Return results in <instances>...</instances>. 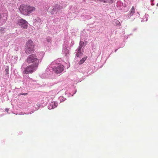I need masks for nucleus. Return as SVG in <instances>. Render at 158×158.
Instances as JSON below:
<instances>
[{"mask_svg":"<svg viewBox=\"0 0 158 158\" xmlns=\"http://www.w3.org/2000/svg\"><path fill=\"white\" fill-rule=\"evenodd\" d=\"M19 10L23 15L27 16L34 12L35 8L33 6H31L28 5H21L19 7Z\"/></svg>","mask_w":158,"mask_h":158,"instance_id":"nucleus-1","label":"nucleus"},{"mask_svg":"<svg viewBox=\"0 0 158 158\" xmlns=\"http://www.w3.org/2000/svg\"><path fill=\"white\" fill-rule=\"evenodd\" d=\"M26 61L28 64H32L31 65L37 66L40 63L39 60L37 58L36 56L34 54L28 56Z\"/></svg>","mask_w":158,"mask_h":158,"instance_id":"nucleus-2","label":"nucleus"},{"mask_svg":"<svg viewBox=\"0 0 158 158\" xmlns=\"http://www.w3.org/2000/svg\"><path fill=\"white\" fill-rule=\"evenodd\" d=\"M34 45L31 40H28L26 43L25 48V52L26 54H28L33 52Z\"/></svg>","mask_w":158,"mask_h":158,"instance_id":"nucleus-3","label":"nucleus"},{"mask_svg":"<svg viewBox=\"0 0 158 158\" xmlns=\"http://www.w3.org/2000/svg\"><path fill=\"white\" fill-rule=\"evenodd\" d=\"M38 67L32 65H28L25 68L23 73L26 74L31 73L36 71Z\"/></svg>","mask_w":158,"mask_h":158,"instance_id":"nucleus-4","label":"nucleus"},{"mask_svg":"<svg viewBox=\"0 0 158 158\" xmlns=\"http://www.w3.org/2000/svg\"><path fill=\"white\" fill-rule=\"evenodd\" d=\"M16 24L24 29H27L28 27L27 22L23 19L17 20Z\"/></svg>","mask_w":158,"mask_h":158,"instance_id":"nucleus-5","label":"nucleus"},{"mask_svg":"<svg viewBox=\"0 0 158 158\" xmlns=\"http://www.w3.org/2000/svg\"><path fill=\"white\" fill-rule=\"evenodd\" d=\"M52 7V10L50 11L52 15L56 14L59 10L63 9L62 6L57 4L54 5Z\"/></svg>","mask_w":158,"mask_h":158,"instance_id":"nucleus-6","label":"nucleus"},{"mask_svg":"<svg viewBox=\"0 0 158 158\" xmlns=\"http://www.w3.org/2000/svg\"><path fill=\"white\" fill-rule=\"evenodd\" d=\"M64 70V66L62 65H58L57 67L54 68L53 71L57 74L61 73Z\"/></svg>","mask_w":158,"mask_h":158,"instance_id":"nucleus-7","label":"nucleus"},{"mask_svg":"<svg viewBox=\"0 0 158 158\" xmlns=\"http://www.w3.org/2000/svg\"><path fill=\"white\" fill-rule=\"evenodd\" d=\"M56 106H57L55 102H52L50 103V105L48 106V108L50 110L55 108Z\"/></svg>","mask_w":158,"mask_h":158,"instance_id":"nucleus-8","label":"nucleus"},{"mask_svg":"<svg viewBox=\"0 0 158 158\" xmlns=\"http://www.w3.org/2000/svg\"><path fill=\"white\" fill-rule=\"evenodd\" d=\"M135 12V9L134 6H133L129 12V13L127 15L129 17H131L133 15Z\"/></svg>","mask_w":158,"mask_h":158,"instance_id":"nucleus-9","label":"nucleus"},{"mask_svg":"<svg viewBox=\"0 0 158 158\" xmlns=\"http://www.w3.org/2000/svg\"><path fill=\"white\" fill-rule=\"evenodd\" d=\"M100 2L104 3L111 4L113 2V0H99Z\"/></svg>","mask_w":158,"mask_h":158,"instance_id":"nucleus-10","label":"nucleus"},{"mask_svg":"<svg viewBox=\"0 0 158 158\" xmlns=\"http://www.w3.org/2000/svg\"><path fill=\"white\" fill-rule=\"evenodd\" d=\"M87 58V56H86L82 58V59L81 60L79 61L78 62V64H83L84 62V61L86 60Z\"/></svg>","mask_w":158,"mask_h":158,"instance_id":"nucleus-11","label":"nucleus"},{"mask_svg":"<svg viewBox=\"0 0 158 158\" xmlns=\"http://www.w3.org/2000/svg\"><path fill=\"white\" fill-rule=\"evenodd\" d=\"M82 55V53L81 52L77 51V53L76 54V56L79 57H81Z\"/></svg>","mask_w":158,"mask_h":158,"instance_id":"nucleus-12","label":"nucleus"},{"mask_svg":"<svg viewBox=\"0 0 158 158\" xmlns=\"http://www.w3.org/2000/svg\"><path fill=\"white\" fill-rule=\"evenodd\" d=\"M0 32H1V33H4L5 32V28L1 27Z\"/></svg>","mask_w":158,"mask_h":158,"instance_id":"nucleus-13","label":"nucleus"},{"mask_svg":"<svg viewBox=\"0 0 158 158\" xmlns=\"http://www.w3.org/2000/svg\"><path fill=\"white\" fill-rule=\"evenodd\" d=\"M84 44V42H80L79 46L81 48H82V47L83 46V45Z\"/></svg>","mask_w":158,"mask_h":158,"instance_id":"nucleus-14","label":"nucleus"},{"mask_svg":"<svg viewBox=\"0 0 158 158\" xmlns=\"http://www.w3.org/2000/svg\"><path fill=\"white\" fill-rule=\"evenodd\" d=\"M115 23L117 25H119V26L121 25L120 23V22L118 20H117L115 22Z\"/></svg>","mask_w":158,"mask_h":158,"instance_id":"nucleus-15","label":"nucleus"},{"mask_svg":"<svg viewBox=\"0 0 158 158\" xmlns=\"http://www.w3.org/2000/svg\"><path fill=\"white\" fill-rule=\"evenodd\" d=\"M27 93H21L20 94H19V95H27Z\"/></svg>","mask_w":158,"mask_h":158,"instance_id":"nucleus-16","label":"nucleus"},{"mask_svg":"<svg viewBox=\"0 0 158 158\" xmlns=\"http://www.w3.org/2000/svg\"><path fill=\"white\" fill-rule=\"evenodd\" d=\"M81 48H82L79 46L77 49V51L81 52Z\"/></svg>","mask_w":158,"mask_h":158,"instance_id":"nucleus-17","label":"nucleus"},{"mask_svg":"<svg viewBox=\"0 0 158 158\" xmlns=\"http://www.w3.org/2000/svg\"><path fill=\"white\" fill-rule=\"evenodd\" d=\"M6 70V74H8V69H6L5 70Z\"/></svg>","mask_w":158,"mask_h":158,"instance_id":"nucleus-18","label":"nucleus"},{"mask_svg":"<svg viewBox=\"0 0 158 158\" xmlns=\"http://www.w3.org/2000/svg\"><path fill=\"white\" fill-rule=\"evenodd\" d=\"M48 42H49V40H48Z\"/></svg>","mask_w":158,"mask_h":158,"instance_id":"nucleus-19","label":"nucleus"}]
</instances>
